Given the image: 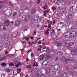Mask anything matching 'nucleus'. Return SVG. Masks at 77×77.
I'll list each match as a JSON object with an SVG mask.
<instances>
[{"instance_id": "nucleus-51", "label": "nucleus", "mask_w": 77, "mask_h": 77, "mask_svg": "<svg viewBox=\"0 0 77 77\" xmlns=\"http://www.w3.org/2000/svg\"><path fill=\"white\" fill-rule=\"evenodd\" d=\"M16 66V68H18V66H19V65L18 64H16L15 65Z\"/></svg>"}, {"instance_id": "nucleus-47", "label": "nucleus", "mask_w": 77, "mask_h": 77, "mask_svg": "<svg viewBox=\"0 0 77 77\" xmlns=\"http://www.w3.org/2000/svg\"><path fill=\"white\" fill-rule=\"evenodd\" d=\"M27 68H31V66L30 65L27 66Z\"/></svg>"}, {"instance_id": "nucleus-62", "label": "nucleus", "mask_w": 77, "mask_h": 77, "mask_svg": "<svg viewBox=\"0 0 77 77\" xmlns=\"http://www.w3.org/2000/svg\"><path fill=\"white\" fill-rule=\"evenodd\" d=\"M26 60L27 61H29V59H28V58H27L26 59Z\"/></svg>"}, {"instance_id": "nucleus-34", "label": "nucleus", "mask_w": 77, "mask_h": 77, "mask_svg": "<svg viewBox=\"0 0 77 77\" xmlns=\"http://www.w3.org/2000/svg\"><path fill=\"white\" fill-rule=\"evenodd\" d=\"M47 5H46L45 7H43V8H44V10H45V9H47Z\"/></svg>"}, {"instance_id": "nucleus-9", "label": "nucleus", "mask_w": 77, "mask_h": 77, "mask_svg": "<svg viewBox=\"0 0 77 77\" xmlns=\"http://www.w3.org/2000/svg\"><path fill=\"white\" fill-rule=\"evenodd\" d=\"M20 24V21L19 20H17L16 22L15 23V25H16V26H18Z\"/></svg>"}, {"instance_id": "nucleus-33", "label": "nucleus", "mask_w": 77, "mask_h": 77, "mask_svg": "<svg viewBox=\"0 0 77 77\" xmlns=\"http://www.w3.org/2000/svg\"><path fill=\"white\" fill-rule=\"evenodd\" d=\"M48 28L50 29H51V26L50 24H48Z\"/></svg>"}, {"instance_id": "nucleus-5", "label": "nucleus", "mask_w": 77, "mask_h": 77, "mask_svg": "<svg viewBox=\"0 0 77 77\" xmlns=\"http://www.w3.org/2000/svg\"><path fill=\"white\" fill-rule=\"evenodd\" d=\"M22 20L25 23H26L27 21V18H26V16L25 15L23 16L22 17Z\"/></svg>"}, {"instance_id": "nucleus-22", "label": "nucleus", "mask_w": 77, "mask_h": 77, "mask_svg": "<svg viewBox=\"0 0 77 77\" xmlns=\"http://www.w3.org/2000/svg\"><path fill=\"white\" fill-rule=\"evenodd\" d=\"M9 36V34L8 33H6L4 35V37H6V38L8 37Z\"/></svg>"}, {"instance_id": "nucleus-6", "label": "nucleus", "mask_w": 77, "mask_h": 77, "mask_svg": "<svg viewBox=\"0 0 77 77\" xmlns=\"http://www.w3.org/2000/svg\"><path fill=\"white\" fill-rule=\"evenodd\" d=\"M59 77H68L67 73H64L63 74H61L59 76Z\"/></svg>"}, {"instance_id": "nucleus-13", "label": "nucleus", "mask_w": 77, "mask_h": 77, "mask_svg": "<svg viewBox=\"0 0 77 77\" xmlns=\"http://www.w3.org/2000/svg\"><path fill=\"white\" fill-rule=\"evenodd\" d=\"M65 10L64 9V8H61L60 9V13H61V14H63V13Z\"/></svg>"}, {"instance_id": "nucleus-8", "label": "nucleus", "mask_w": 77, "mask_h": 77, "mask_svg": "<svg viewBox=\"0 0 77 77\" xmlns=\"http://www.w3.org/2000/svg\"><path fill=\"white\" fill-rule=\"evenodd\" d=\"M43 63H45V64H44V65H45L46 66H47V65L48 64V62L47 61H45L42 63V65H43Z\"/></svg>"}, {"instance_id": "nucleus-35", "label": "nucleus", "mask_w": 77, "mask_h": 77, "mask_svg": "<svg viewBox=\"0 0 77 77\" xmlns=\"http://www.w3.org/2000/svg\"><path fill=\"white\" fill-rule=\"evenodd\" d=\"M50 56H49V55H47L46 56V57L47 58V59H50Z\"/></svg>"}, {"instance_id": "nucleus-46", "label": "nucleus", "mask_w": 77, "mask_h": 77, "mask_svg": "<svg viewBox=\"0 0 77 77\" xmlns=\"http://www.w3.org/2000/svg\"><path fill=\"white\" fill-rule=\"evenodd\" d=\"M39 76H40V77H44V75H41L39 74Z\"/></svg>"}, {"instance_id": "nucleus-38", "label": "nucleus", "mask_w": 77, "mask_h": 77, "mask_svg": "<svg viewBox=\"0 0 77 77\" xmlns=\"http://www.w3.org/2000/svg\"><path fill=\"white\" fill-rule=\"evenodd\" d=\"M31 57H34V54L33 53H31Z\"/></svg>"}, {"instance_id": "nucleus-57", "label": "nucleus", "mask_w": 77, "mask_h": 77, "mask_svg": "<svg viewBox=\"0 0 77 77\" xmlns=\"http://www.w3.org/2000/svg\"><path fill=\"white\" fill-rule=\"evenodd\" d=\"M71 16H72V15H71V14L70 15V16H69V18H71Z\"/></svg>"}, {"instance_id": "nucleus-59", "label": "nucleus", "mask_w": 77, "mask_h": 77, "mask_svg": "<svg viewBox=\"0 0 77 77\" xmlns=\"http://www.w3.org/2000/svg\"><path fill=\"white\" fill-rule=\"evenodd\" d=\"M3 7V6L1 5H0V9H2V8Z\"/></svg>"}, {"instance_id": "nucleus-44", "label": "nucleus", "mask_w": 77, "mask_h": 77, "mask_svg": "<svg viewBox=\"0 0 77 77\" xmlns=\"http://www.w3.org/2000/svg\"><path fill=\"white\" fill-rule=\"evenodd\" d=\"M72 3H75V0H72Z\"/></svg>"}, {"instance_id": "nucleus-3", "label": "nucleus", "mask_w": 77, "mask_h": 77, "mask_svg": "<svg viewBox=\"0 0 77 77\" xmlns=\"http://www.w3.org/2000/svg\"><path fill=\"white\" fill-rule=\"evenodd\" d=\"M17 36H18V32H15L13 34L12 38L14 39H15V38H16L17 37Z\"/></svg>"}, {"instance_id": "nucleus-58", "label": "nucleus", "mask_w": 77, "mask_h": 77, "mask_svg": "<svg viewBox=\"0 0 77 77\" xmlns=\"http://www.w3.org/2000/svg\"><path fill=\"white\" fill-rule=\"evenodd\" d=\"M28 44H29V45H32V44L31 43L29 42L28 43Z\"/></svg>"}, {"instance_id": "nucleus-30", "label": "nucleus", "mask_w": 77, "mask_h": 77, "mask_svg": "<svg viewBox=\"0 0 77 77\" xmlns=\"http://www.w3.org/2000/svg\"><path fill=\"white\" fill-rule=\"evenodd\" d=\"M32 50L30 49L29 50H28L27 51V53H30V52H32Z\"/></svg>"}, {"instance_id": "nucleus-63", "label": "nucleus", "mask_w": 77, "mask_h": 77, "mask_svg": "<svg viewBox=\"0 0 77 77\" xmlns=\"http://www.w3.org/2000/svg\"><path fill=\"white\" fill-rule=\"evenodd\" d=\"M31 39L32 40V39H33V37H31Z\"/></svg>"}, {"instance_id": "nucleus-50", "label": "nucleus", "mask_w": 77, "mask_h": 77, "mask_svg": "<svg viewBox=\"0 0 77 77\" xmlns=\"http://www.w3.org/2000/svg\"><path fill=\"white\" fill-rule=\"evenodd\" d=\"M2 50V47L0 46V51Z\"/></svg>"}, {"instance_id": "nucleus-37", "label": "nucleus", "mask_w": 77, "mask_h": 77, "mask_svg": "<svg viewBox=\"0 0 77 77\" xmlns=\"http://www.w3.org/2000/svg\"><path fill=\"white\" fill-rule=\"evenodd\" d=\"M17 12L14 13L13 14V17H15L17 15Z\"/></svg>"}, {"instance_id": "nucleus-21", "label": "nucleus", "mask_w": 77, "mask_h": 77, "mask_svg": "<svg viewBox=\"0 0 77 77\" xmlns=\"http://www.w3.org/2000/svg\"><path fill=\"white\" fill-rule=\"evenodd\" d=\"M71 35H76V32H75V31H72L71 33Z\"/></svg>"}, {"instance_id": "nucleus-28", "label": "nucleus", "mask_w": 77, "mask_h": 77, "mask_svg": "<svg viewBox=\"0 0 77 77\" xmlns=\"http://www.w3.org/2000/svg\"><path fill=\"white\" fill-rule=\"evenodd\" d=\"M65 3H66L64 1H62V5H65Z\"/></svg>"}, {"instance_id": "nucleus-2", "label": "nucleus", "mask_w": 77, "mask_h": 77, "mask_svg": "<svg viewBox=\"0 0 77 77\" xmlns=\"http://www.w3.org/2000/svg\"><path fill=\"white\" fill-rule=\"evenodd\" d=\"M11 22L10 21L7 20H5L4 24L6 27L8 26L10 24Z\"/></svg>"}, {"instance_id": "nucleus-27", "label": "nucleus", "mask_w": 77, "mask_h": 77, "mask_svg": "<svg viewBox=\"0 0 77 77\" xmlns=\"http://www.w3.org/2000/svg\"><path fill=\"white\" fill-rule=\"evenodd\" d=\"M49 31V29H48L46 31V33L47 35H48V33H49V32H48Z\"/></svg>"}, {"instance_id": "nucleus-49", "label": "nucleus", "mask_w": 77, "mask_h": 77, "mask_svg": "<svg viewBox=\"0 0 77 77\" xmlns=\"http://www.w3.org/2000/svg\"><path fill=\"white\" fill-rule=\"evenodd\" d=\"M33 66H38V64H37L36 65H35V64H34Z\"/></svg>"}, {"instance_id": "nucleus-25", "label": "nucleus", "mask_w": 77, "mask_h": 77, "mask_svg": "<svg viewBox=\"0 0 77 77\" xmlns=\"http://www.w3.org/2000/svg\"><path fill=\"white\" fill-rule=\"evenodd\" d=\"M34 17L36 18H37V19H38V18H39V16H38V14H35L34 15Z\"/></svg>"}, {"instance_id": "nucleus-29", "label": "nucleus", "mask_w": 77, "mask_h": 77, "mask_svg": "<svg viewBox=\"0 0 77 77\" xmlns=\"http://www.w3.org/2000/svg\"><path fill=\"white\" fill-rule=\"evenodd\" d=\"M51 8L54 11L56 9V8L55 7H52Z\"/></svg>"}, {"instance_id": "nucleus-41", "label": "nucleus", "mask_w": 77, "mask_h": 77, "mask_svg": "<svg viewBox=\"0 0 77 77\" xmlns=\"http://www.w3.org/2000/svg\"><path fill=\"white\" fill-rule=\"evenodd\" d=\"M25 39H26V40H27V41H29V38L27 37H26L25 38Z\"/></svg>"}, {"instance_id": "nucleus-55", "label": "nucleus", "mask_w": 77, "mask_h": 77, "mask_svg": "<svg viewBox=\"0 0 77 77\" xmlns=\"http://www.w3.org/2000/svg\"><path fill=\"white\" fill-rule=\"evenodd\" d=\"M34 22L35 23H36L38 22V20H34Z\"/></svg>"}, {"instance_id": "nucleus-64", "label": "nucleus", "mask_w": 77, "mask_h": 77, "mask_svg": "<svg viewBox=\"0 0 77 77\" xmlns=\"http://www.w3.org/2000/svg\"><path fill=\"white\" fill-rule=\"evenodd\" d=\"M25 77H28V75H26Z\"/></svg>"}, {"instance_id": "nucleus-60", "label": "nucleus", "mask_w": 77, "mask_h": 77, "mask_svg": "<svg viewBox=\"0 0 77 77\" xmlns=\"http://www.w3.org/2000/svg\"><path fill=\"white\" fill-rule=\"evenodd\" d=\"M57 38V35L56 36V40H58V39H59Z\"/></svg>"}, {"instance_id": "nucleus-15", "label": "nucleus", "mask_w": 77, "mask_h": 77, "mask_svg": "<svg viewBox=\"0 0 77 77\" xmlns=\"http://www.w3.org/2000/svg\"><path fill=\"white\" fill-rule=\"evenodd\" d=\"M18 61V60L17 58H15L14 59V64H16L17 62Z\"/></svg>"}, {"instance_id": "nucleus-45", "label": "nucleus", "mask_w": 77, "mask_h": 77, "mask_svg": "<svg viewBox=\"0 0 77 77\" xmlns=\"http://www.w3.org/2000/svg\"><path fill=\"white\" fill-rule=\"evenodd\" d=\"M3 30H6V27H5V26H4L3 27Z\"/></svg>"}, {"instance_id": "nucleus-19", "label": "nucleus", "mask_w": 77, "mask_h": 77, "mask_svg": "<svg viewBox=\"0 0 77 77\" xmlns=\"http://www.w3.org/2000/svg\"><path fill=\"white\" fill-rule=\"evenodd\" d=\"M6 59V57H4L2 58H1L0 60V61H3L4 60H5Z\"/></svg>"}, {"instance_id": "nucleus-12", "label": "nucleus", "mask_w": 77, "mask_h": 77, "mask_svg": "<svg viewBox=\"0 0 77 77\" xmlns=\"http://www.w3.org/2000/svg\"><path fill=\"white\" fill-rule=\"evenodd\" d=\"M58 72L59 73H60V74H62L63 73V71H61V70L60 68H59L58 70H56V72Z\"/></svg>"}, {"instance_id": "nucleus-48", "label": "nucleus", "mask_w": 77, "mask_h": 77, "mask_svg": "<svg viewBox=\"0 0 77 77\" xmlns=\"http://www.w3.org/2000/svg\"><path fill=\"white\" fill-rule=\"evenodd\" d=\"M44 27L42 26V27H41V30H44Z\"/></svg>"}, {"instance_id": "nucleus-20", "label": "nucleus", "mask_w": 77, "mask_h": 77, "mask_svg": "<svg viewBox=\"0 0 77 77\" xmlns=\"http://www.w3.org/2000/svg\"><path fill=\"white\" fill-rule=\"evenodd\" d=\"M5 71L7 72H10L11 71V69H9V68H8L6 69Z\"/></svg>"}, {"instance_id": "nucleus-7", "label": "nucleus", "mask_w": 77, "mask_h": 77, "mask_svg": "<svg viewBox=\"0 0 77 77\" xmlns=\"http://www.w3.org/2000/svg\"><path fill=\"white\" fill-rule=\"evenodd\" d=\"M24 14V11L22 10H20L19 11V15L20 16H22Z\"/></svg>"}, {"instance_id": "nucleus-39", "label": "nucleus", "mask_w": 77, "mask_h": 77, "mask_svg": "<svg viewBox=\"0 0 77 77\" xmlns=\"http://www.w3.org/2000/svg\"><path fill=\"white\" fill-rule=\"evenodd\" d=\"M37 51H41V48H39L37 49Z\"/></svg>"}, {"instance_id": "nucleus-42", "label": "nucleus", "mask_w": 77, "mask_h": 77, "mask_svg": "<svg viewBox=\"0 0 77 77\" xmlns=\"http://www.w3.org/2000/svg\"><path fill=\"white\" fill-rule=\"evenodd\" d=\"M17 64L19 65H21V64L20 62H18L17 63Z\"/></svg>"}, {"instance_id": "nucleus-24", "label": "nucleus", "mask_w": 77, "mask_h": 77, "mask_svg": "<svg viewBox=\"0 0 77 77\" xmlns=\"http://www.w3.org/2000/svg\"><path fill=\"white\" fill-rule=\"evenodd\" d=\"M76 54V53L75 51H72L71 52V54L72 55H75Z\"/></svg>"}, {"instance_id": "nucleus-26", "label": "nucleus", "mask_w": 77, "mask_h": 77, "mask_svg": "<svg viewBox=\"0 0 77 77\" xmlns=\"http://www.w3.org/2000/svg\"><path fill=\"white\" fill-rule=\"evenodd\" d=\"M21 70L20 69H17V73L19 74L20 72H21Z\"/></svg>"}, {"instance_id": "nucleus-10", "label": "nucleus", "mask_w": 77, "mask_h": 77, "mask_svg": "<svg viewBox=\"0 0 77 77\" xmlns=\"http://www.w3.org/2000/svg\"><path fill=\"white\" fill-rule=\"evenodd\" d=\"M75 8V6H72L70 7L69 10L70 11H73V9H75V8Z\"/></svg>"}, {"instance_id": "nucleus-31", "label": "nucleus", "mask_w": 77, "mask_h": 77, "mask_svg": "<svg viewBox=\"0 0 77 77\" xmlns=\"http://www.w3.org/2000/svg\"><path fill=\"white\" fill-rule=\"evenodd\" d=\"M9 66H14V64H13V63H11V64L9 65Z\"/></svg>"}, {"instance_id": "nucleus-54", "label": "nucleus", "mask_w": 77, "mask_h": 77, "mask_svg": "<svg viewBox=\"0 0 77 77\" xmlns=\"http://www.w3.org/2000/svg\"><path fill=\"white\" fill-rule=\"evenodd\" d=\"M2 76L3 77H5V76H6V74H5V73H3V74H2Z\"/></svg>"}, {"instance_id": "nucleus-16", "label": "nucleus", "mask_w": 77, "mask_h": 77, "mask_svg": "<svg viewBox=\"0 0 77 77\" xmlns=\"http://www.w3.org/2000/svg\"><path fill=\"white\" fill-rule=\"evenodd\" d=\"M69 69V73H71V74H72V69Z\"/></svg>"}, {"instance_id": "nucleus-23", "label": "nucleus", "mask_w": 77, "mask_h": 77, "mask_svg": "<svg viewBox=\"0 0 77 77\" xmlns=\"http://www.w3.org/2000/svg\"><path fill=\"white\" fill-rule=\"evenodd\" d=\"M28 30V27L27 26H26L24 29V32H26V31H27Z\"/></svg>"}, {"instance_id": "nucleus-56", "label": "nucleus", "mask_w": 77, "mask_h": 77, "mask_svg": "<svg viewBox=\"0 0 77 77\" xmlns=\"http://www.w3.org/2000/svg\"><path fill=\"white\" fill-rule=\"evenodd\" d=\"M38 44H42L41 42V41L39 42H38Z\"/></svg>"}, {"instance_id": "nucleus-17", "label": "nucleus", "mask_w": 77, "mask_h": 77, "mask_svg": "<svg viewBox=\"0 0 77 77\" xmlns=\"http://www.w3.org/2000/svg\"><path fill=\"white\" fill-rule=\"evenodd\" d=\"M61 2V1H60V0H57V5H59V4Z\"/></svg>"}, {"instance_id": "nucleus-18", "label": "nucleus", "mask_w": 77, "mask_h": 77, "mask_svg": "<svg viewBox=\"0 0 77 77\" xmlns=\"http://www.w3.org/2000/svg\"><path fill=\"white\" fill-rule=\"evenodd\" d=\"M1 66H6V63H4L1 64Z\"/></svg>"}, {"instance_id": "nucleus-32", "label": "nucleus", "mask_w": 77, "mask_h": 77, "mask_svg": "<svg viewBox=\"0 0 77 77\" xmlns=\"http://www.w3.org/2000/svg\"><path fill=\"white\" fill-rule=\"evenodd\" d=\"M5 39V40L6 41H8V37H4Z\"/></svg>"}, {"instance_id": "nucleus-43", "label": "nucleus", "mask_w": 77, "mask_h": 77, "mask_svg": "<svg viewBox=\"0 0 77 77\" xmlns=\"http://www.w3.org/2000/svg\"><path fill=\"white\" fill-rule=\"evenodd\" d=\"M8 51H6L5 52V54H6V55H7V54H8Z\"/></svg>"}, {"instance_id": "nucleus-53", "label": "nucleus", "mask_w": 77, "mask_h": 77, "mask_svg": "<svg viewBox=\"0 0 77 77\" xmlns=\"http://www.w3.org/2000/svg\"><path fill=\"white\" fill-rule=\"evenodd\" d=\"M52 22L51 21L50 22L49 24H50V25H52Z\"/></svg>"}, {"instance_id": "nucleus-61", "label": "nucleus", "mask_w": 77, "mask_h": 77, "mask_svg": "<svg viewBox=\"0 0 77 77\" xmlns=\"http://www.w3.org/2000/svg\"><path fill=\"white\" fill-rule=\"evenodd\" d=\"M57 66L58 68H60V66H59V65H57Z\"/></svg>"}, {"instance_id": "nucleus-14", "label": "nucleus", "mask_w": 77, "mask_h": 77, "mask_svg": "<svg viewBox=\"0 0 77 77\" xmlns=\"http://www.w3.org/2000/svg\"><path fill=\"white\" fill-rule=\"evenodd\" d=\"M36 12V9L35 8H33L32 9L31 11L32 14H35Z\"/></svg>"}, {"instance_id": "nucleus-11", "label": "nucleus", "mask_w": 77, "mask_h": 77, "mask_svg": "<svg viewBox=\"0 0 77 77\" xmlns=\"http://www.w3.org/2000/svg\"><path fill=\"white\" fill-rule=\"evenodd\" d=\"M44 59V56L43 55H42L40 56V60H42Z\"/></svg>"}, {"instance_id": "nucleus-36", "label": "nucleus", "mask_w": 77, "mask_h": 77, "mask_svg": "<svg viewBox=\"0 0 77 77\" xmlns=\"http://www.w3.org/2000/svg\"><path fill=\"white\" fill-rule=\"evenodd\" d=\"M69 45L71 47H72V46H73V45H74V43H69Z\"/></svg>"}, {"instance_id": "nucleus-40", "label": "nucleus", "mask_w": 77, "mask_h": 77, "mask_svg": "<svg viewBox=\"0 0 77 77\" xmlns=\"http://www.w3.org/2000/svg\"><path fill=\"white\" fill-rule=\"evenodd\" d=\"M8 44H6L5 45V47L6 48H8Z\"/></svg>"}, {"instance_id": "nucleus-52", "label": "nucleus", "mask_w": 77, "mask_h": 77, "mask_svg": "<svg viewBox=\"0 0 77 77\" xmlns=\"http://www.w3.org/2000/svg\"><path fill=\"white\" fill-rule=\"evenodd\" d=\"M40 3V1L39 0H38L37 2V4H39V3Z\"/></svg>"}, {"instance_id": "nucleus-4", "label": "nucleus", "mask_w": 77, "mask_h": 77, "mask_svg": "<svg viewBox=\"0 0 77 77\" xmlns=\"http://www.w3.org/2000/svg\"><path fill=\"white\" fill-rule=\"evenodd\" d=\"M34 71L35 72H37L35 73V75L36 77H39V74H38V69L37 68H35L34 69Z\"/></svg>"}, {"instance_id": "nucleus-1", "label": "nucleus", "mask_w": 77, "mask_h": 77, "mask_svg": "<svg viewBox=\"0 0 77 77\" xmlns=\"http://www.w3.org/2000/svg\"><path fill=\"white\" fill-rule=\"evenodd\" d=\"M75 57H74L73 58H69L67 60L63 58V63L65 64H66L68 62H70L72 63L74 62V60H75Z\"/></svg>"}]
</instances>
